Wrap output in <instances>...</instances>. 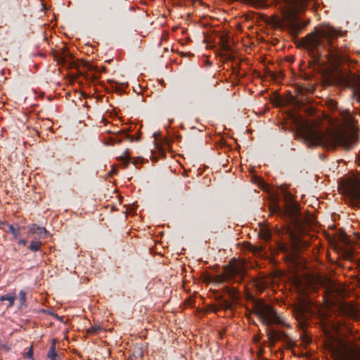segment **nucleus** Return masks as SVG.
I'll return each instance as SVG.
<instances>
[{"instance_id": "obj_1", "label": "nucleus", "mask_w": 360, "mask_h": 360, "mask_svg": "<svg viewBox=\"0 0 360 360\" xmlns=\"http://www.w3.org/2000/svg\"><path fill=\"white\" fill-rule=\"evenodd\" d=\"M338 32L330 25H321L316 27L314 32L308 34L304 39V44L309 55L316 62H319L323 49L327 50L326 56L330 63L336 66L347 60L343 51L333 45L338 39Z\"/></svg>"}, {"instance_id": "obj_2", "label": "nucleus", "mask_w": 360, "mask_h": 360, "mask_svg": "<svg viewBox=\"0 0 360 360\" xmlns=\"http://www.w3.org/2000/svg\"><path fill=\"white\" fill-rule=\"evenodd\" d=\"M253 309L255 314L259 316L262 323L266 326H269L270 324H276L287 328L291 327L289 323H286L284 318L278 314L273 307L262 300L255 302ZM266 333L271 346H274L278 341L285 342L289 347L292 345L291 339L284 332L267 327Z\"/></svg>"}, {"instance_id": "obj_3", "label": "nucleus", "mask_w": 360, "mask_h": 360, "mask_svg": "<svg viewBox=\"0 0 360 360\" xmlns=\"http://www.w3.org/2000/svg\"><path fill=\"white\" fill-rule=\"evenodd\" d=\"M305 139L310 146H320L332 150L338 146L351 150L356 144V136L354 133L309 129L305 134Z\"/></svg>"}, {"instance_id": "obj_4", "label": "nucleus", "mask_w": 360, "mask_h": 360, "mask_svg": "<svg viewBox=\"0 0 360 360\" xmlns=\"http://www.w3.org/2000/svg\"><path fill=\"white\" fill-rule=\"evenodd\" d=\"M341 187L348 203L352 205L360 204V179L358 177L353 176L346 179Z\"/></svg>"}, {"instance_id": "obj_5", "label": "nucleus", "mask_w": 360, "mask_h": 360, "mask_svg": "<svg viewBox=\"0 0 360 360\" xmlns=\"http://www.w3.org/2000/svg\"><path fill=\"white\" fill-rule=\"evenodd\" d=\"M245 271L240 265L226 266L224 267V274L219 275H209L207 281L217 283H223L230 281L237 282L236 276H243Z\"/></svg>"}, {"instance_id": "obj_6", "label": "nucleus", "mask_w": 360, "mask_h": 360, "mask_svg": "<svg viewBox=\"0 0 360 360\" xmlns=\"http://www.w3.org/2000/svg\"><path fill=\"white\" fill-rule=\"evenodd\" d=\"M338 80L342 86L353 89V96L360 102V76L352 72H341Z\"/></svg>"}, {"instance_id": "obj_7", "label": "nucleus", "mask_w": 360, "mask_h": 360, "mask_svg": "<svg viewBox=\"0 0 360 360\" xmlns=\"http://www.w3.org/2000/svg\"><path fill=\"white\" fill-rule=\"evenodd\" d=\"M328 349L335 360H349L347 348L343 345H330Z\"/></svg>"}, {"instance_id": "obj_8", "label": "nucleus", "mask_w": 360, "mask_h": 360, "mask_svg": "<svg viewBox=\"0 0 360 360\" xmlns=\"http://www.w3.org/2000/svg\"><path fill=\"white\" fill-rule=\"evenodd\" d=\"M293 313L296 319L306 321L307 315L309 314V309L307 304L300 303L294 307Z\"/></svg>"}, {"instance_id": "obj_9", "label": "nucleus", "mask_w": 360, "mask_h": 360, "mask_svg": "<svg viewBox=\"0 0 360 360\" xmlns=\"http://www.w3.org/2000/svg\"><path fill=\"white\" fill-rule=\"evenodd\" d=\"M28 235H37L39 238H46L49 232L44 227L38 226L36 224H31L27 227Z\"/></svg>"}, {"instance_id": "obj_10", "label": "nucleus", "mask_w": 360, "mask_h": 360, "mask_svg": "<svg viewBox=\"0 0 360 360\" xmlns=\"http://www.w3.org/2000/svg\"><path fill=\"white\" fill-rule=\"evenodd\" d=\"M124 139L133 142L135 139L133 136L128 134L125 131L121 130L117 134L110 138L112 144L120 143Z\"/></svg>"}, {"instance_id": "obj_11", "label": "nucleus", "mask_w": 360, "mask_h": 360, "mask_svg": "<svg viewBox=\"0 0 360 360\" xmlns=\"http://www.w3.org/2000/svg\"><path fill=\"white\" fill-rule=\"evenodd\" d=\"M286 6L290 10H299L303 8L307 0H282Z\"/></svg>"}, {"instance_id": "obj_12", "label": "nucleus", "mask_w": 360, "mask_h": 360, "mask_svg": "<svg viewBox=\"0 0 360 360\" xmlns=\"http://www.w3.org/2000/svg\"><path fill=\"white\" fill-rule=\"evenodd\" d=\"M217 300L219 302V304L214 311H217L219 309L231 310L233 308V302L226 299H224L223 296L220 295L217 297Z\"/></svg>"}, {"instance_id": "obj_13", "label": "nucleus", "mask_w": 360, "mask_h": 360, "mask_svg": "<svg viewBox=\"0 0 360 360\" xmlns=\"http://www.w3.org/2000/svg\"><path fill=\"white\" fill-rule=\"evenodd\" d=\"M224 292L229 295L230 299L235 302L238 300V291L235 288H230L229 286H224L223 288Z\"/></svg>"}, {"instance_id": "obj_14", "label": "nucleus", "mask_w": 360, "mask_h": 360, "mask_svg": "<svg viewBox=\"0 0 360 360\" xmlns=\"http://www.w3.org/2000/svg\"><path fill=\"white\" fill-rule=\"evenodd\" d=\"M220 45L223 51L226 52H231V48L229 45V37L227 35L220 36Z\"/></svg>"}, {"instance_id": "obj_15", "label": "nucleus", "mask_w": 360, "mask_h": 360, "mask_svg": "<svg viewBox=\"0 0 360 360\" xmlns=\"http://www.w3.org/2000/svg\"><path fill=\"white\" fill-rule=\"evenodd\" d=\"M15 297H15V292H10V293L1 295L0 297V301L1 302L8 301L9 304L8 307H12L14 305Z\"/></svg>"}, {"instance_id": "obj_16", "label": "nucleus", "mask_w": 360, "mask_h": 360, "mask_svg": "<svg viewBox=\"0 0 360 360\" xmlns=\"http://www.w3.org/2000/svg\"><path fill=\"white\" fill-rule=\"evenodd\" d=\"M47 358L49 359L50 360H60V357L56 352L55 341L53 342L51 346L49 349Z\"/></svg>"}, {"instance_id": "obj_17", "label": "nucleus", "mask_w": 360, "mask_h": 360, "mask_svg": "<svg viewBox=\"0 0 360 360\" xmlns=\"http://www.w3.org/2000/svg\"><path fill=\"white\" fill-rule=\"evenodd\" d=\"M342 116L345 123L348 124H353L354 117L349 110L343 111L342 113Z\"/></svg>"}, {"instance_id": "obj_18", "label": "nucleus", "mask_w": 360, "mask_h": 360, "mask_svg": "<svg viewBox=\"0 0 360 360\" xmlns=\"http://www.w3.org/2000/svg\"><path fill=\"white\" fill-rule=\"evenodd\" d=\"M8 230L6 231L7 233H11L13 235L15 238H18L20 236V229L14 227L13 225H7Z\"/></svg>"}, {"instance_id": "obj_19", "label": "nucleus", "mask_w": 360, "mask_h": 360, "mask_svg": "<svg viewBox=\"0 0 360 360\" xmlns=\"http://www.w3.org/2000/svg\"><path fill=\"white\" fill-rule=\"evenodd\" d=\"M259 236L262 240L268 241L271 238V233L268 229H263L259 231Z\"/></svg>"}, {"instance_id": "obj_20", "label": "nucleus", "mask_w": 360, "mask_h": 360, "mask_svg": "<svg viewBox=\"0 0 360 360\" xmlns=\"http://www.w3.org/2000/svg\"><path fill=\"white\" fill-rule=\"evenodd\" d=\"M41 242L32 240L29 246V250L32 252H37L40 250Z\"/></svg>"}, {"instance_id": "obj_21", "label": "nucleus", "mask_w": 360, "mask_h": 360, "mask_svg": "<svg viewBox=\"0 0 360 360\" xmlns=\"http://www.w3.org/2000/svg\"><path fill=\"white\" fill-rule=\"evenodd\" d=\"M101 327L99 326H93L87 329V333L91 335H96L99 333V332L101 330Z\"/></svg>"}, {"instance_id": "obj_22", "label": "nucleus", "mask_w": 360, "mask_h": 360, "mask_svg": "<svg viewBox=\"0 0 360 360\" xmlns=\"http://www.w3.org/2000/svg\"><path fill=\"white\" fill-rule=\"evenodd\" d=\"M105 11L108 14H114L116 11V7L112 3H109L106 5Z\"/></svg>"}, {"instance_id": "obj_23", "label": "nucleus", "mask_w": 360, "mask_h": 360, "mask_svg": "<svg viewBox=\"0 0 360 360\" xmlns=\"http://www.w3.org/2000/svg\"><path fill=\"white\" fill-rule=\"evenodd\" d=\"M19 300L20 305H23L26 301V293L23 290H20L19 292Z\"/></svg>"}, {"instance_id": "obj_24", "label": "nucleus", "mask_w": 360, "mask_h": 360, "mask_svg": "<svg viewBox=\"0 0 360 360\" xmlns=\"http://www.w3.org/2000/svg\"><path fill=\"white\" fill-rule=\"evenodd\" d=\"M250 2L256 6H262L264 3V0H250Z\"/></svg>"}, {"instance_id": "obj_25", "label": "nucleus", "mask_w": 360, "mask_h": 360, "mask_svg": "<svg viewBox=\"0 0 360 360\" xmlns=\"http://www.w3.org/2000/svg\"><path fill=\"white\" fill-rule=\"evenodd\" d=\"M122 160H123V163L124 165V167H127L129 162H130V158L129 157H128L127 155H124V157L122 158Z\"/></svg>"}, {"instance_id": "obj_26", "label": "nucleus", "mask_w": 360, "mask_h": 360, "mask_svg": "<svg viewBox=\"0 0 360 360\" xmlns=\"http://www.w3.org/2000/svg\"><path fill=\"white\" fill-rule=\"evenodd\" d=\"M25 357L26 358H30V359H33V349H32V347H31L30 348V349L26 352ZM32 360H34V359H32Z\"/></svg>"}, {"instance_id": "obj_27", "label": "nucleus", "mask_w": 360, "mask_h": 360, "mask_svg": "<svg viewBox=\"0 0 360 360\" xmlns=\"http://www.w3.org/2000/svg\"><path fill=\"white\" fill-rule=\"evenodd\" d=\"M7 225H9V224H7L6 221H1L0 222V229H1L2 230H4L6 232V227H7Z\"/></svg>"}, {"instance_id": "obj_28", "label": "nucleus", "mask_w": 360, "mask_h": 360, "mask_svg": "<svg viewBox=\"0 0 360 360\" xmlns=\"http://www.w3.org/2000/svg\"><path fill=\"white\" fill-rule=\"evenodd\" d=\"M330 108L332 110H335L337 108V103L335 101H330Z\"/></svg>"}, {"instance_id": "obj_29", "label": "nucleus", "mask_w": 360, "mask_h": 360, "mask_svg": "<svg viewBox=\"0 0 360 360\" xmlns=\"http://www.w3.org/2000/svg\"><path fill=\"white\" fill-rule=\"evenodd\" d=\"M18 243L19 245H26L27 241L25 239H20L18 240Z\"/></svg>"}, {"instance_id": "obj_30", "label": "nucleus", "mask_w": 360, "mask_h": 360, "mask_svg": "<svg viewBox=\"0 0 360 360\" xmlns=\"http://www.w3.org/2000/svg\"><path fill=\"white\" fill-rule=\"evenodd\" d=\"M226 58L229 60H234L235 57L233 55L229 54V55L226 56Z\"/></svg>"}, {"instance_id": "obj_31", "label": "nucleus", "mask_w": 360, "mask_h": 360, "mask_svg": "<svg viewBox=\"0 0 360 360\" xmlns=\"http://www.w3.org/2000/svg\"><path fill=\"white\" fill-rule=\"evenodd\" d=\"M235 360H238V359H235Z\"/></svg>"}]
</instances>
